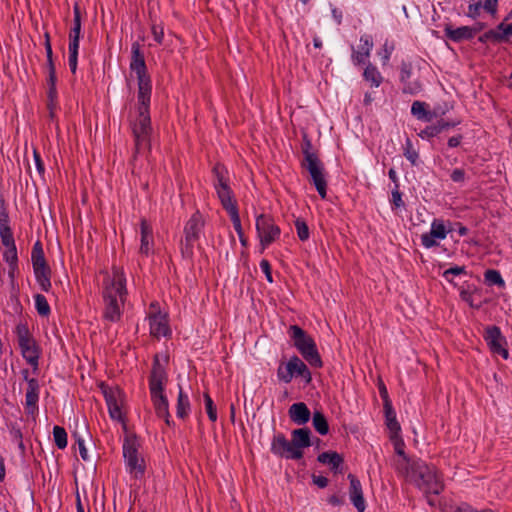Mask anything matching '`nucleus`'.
<instances>
[{
  "instance_id": "obj_32",
  "label": "nucleus",
  "mask_w": 512,
  "mask_h": 512,
  "mask_svg": "<svg viewBox=\"0 0 512 512\" xmlns=\"http://www.w3.org/2000/svg\"><path fill=\"white\" fill-rule=\"evenodd\" d=\"M80 34H81V16H80V9L78 5L74 6V20H73V27L70 29L69 32V45H79L80 40Z\"/></svg>"
},
{
  "instance_id": "obj_52",
  "label": "nucleus",
  "mask_w": 512,
  "mask_h": 512,
  "mask_svg": "<svg viewBox=\"0 0 512 512\" xmlns=\"http://www.w3.org/2000/svg\"><path fill=\"white\" fill-rule=\"evenodd\" d=\"M412 76V67L409 63H402L400 69V82L403 84L410 80Z\"/></svg>"
},
{
  "instance_id": "obj_59",
  "label": "nucleus",
  "mask_w": 512,
  "mask_h": 512,
  "mask_svg": "<svg viewBox=\"0 0 512 512\" xmlns=\"http://www.w3.org/2000/svg\"><path fill=\"white\" fill-rule=\"evenodd\" d=\"M260 268L262 272L265 274L267 281L273 282L270 263L267 260L263 259L260 262Z\"/></svg>"
},
{
  "instance_id": "obj_48",
  "label": "nucleus",
  "mask_w": 512,
  "mask_h": 512,
  "mask_svg": "<svg viewBox=\"0 0 512 512\" xmlns=\"http://www.w3.org/2000/svg\"><path fill=\"white\" fill-rule=\"evenodd\" d=\"M0 238L6 248L16 246L11 228L0 229Z\"/></svg>"
},
{
  "instance_id": "obj_25",
  "label": "nucleus",
  "mask_w": 512,
  "mask_h": 512,
  "mask_svg": "<svg viewBox=\"0 0 512 512\" xmlns=\"http://www.w3.org/2000/svg\"><path fill=\"white\" fill-rule=\"evenodd\" d=\"M411 113L418 120L430 122L436 117H438V113L434 110L431 111L428 109V104L422 101H414L411 106Z\"/></svg>"
},
{
  "instance_id": "obj_30",
  "label": "nucleus",
  "mask_w": 512,
  "mask_h": 512,
  "mask_svg": "<svg viewBox=\"0 0 512 512\" xmlns=\"http://www.w3.org/2000/svg\"><path fill=\"white\" fill-rule=\"evenodd\" d=\"M34 275L41 290L48 292L51 289L50 275L51 271L48 266L33 268Z\"/></svg>"
},
{
  "instance_id": "obj_3",
  "label": "nucleus",
  "mask_w": 512,
  "mask_h": 512,
  "mask_svg": "<svg viewBox=\"0 0 512 512\" xmlns=\"http://www.w3.org/2000/svg\"><path fill=\"white\" fill-rule=\"evenodd\" d=\"M401 476L408 482L415 484L424 492L429 505L434 506L435 502L429 497L430 494L438 495L443 490V483L437 469L427 465L422 460H413L407 473Z\"/></svg>"
},
{
  "instance_id": "obj_49",
  "label": "nucleus",
  "mask_w": 512,
  "mask_h": 512,
  "mask_svg": "<svg viewBox=\"0 0 512 512\" xmlns=\"http://www.w3.org/2000/svg\"><path fill=\"white\" fill-rule=\"evenodd\" d=\"M391 204L392 209H398L404 206V202L402 200V194L399 190V184H396L391 193Z\"/></svg>"
},
{
  "instance_id": "obj_40",
  "label": "nucleus",
  "mask_w": 512,
  "mask_h": 512,
  "mask_svg": "<svg viewBox=\"0 0 512 512\" xmlns=\"http://www.w3.org/2000/svg\"><path fill=\"white\" fill-rule=\"evenodd\" d=\"M35 308L40 316H48L50 314V306L46 297L42 294L34 296Z\"/></svg>"
},
{
  "instance_id": "obj_37",
  "label": "nucleus",
  "mask_w": 512,
  "mask_h": 512,
  "mask_svg": "<svg viewBox=\"0 0 512 512\" xmlns=\"http://www.w3.org/2000/svg\"><path fill=\"white\" fill-rule=\"evenodd\" d=\"M312 424L315 430L321 435H326L329 431L327 420L320 411H315L313 413Z\"/></svg>"
},
{
  "instance_id": "obj_23",
  "label": "nucleus",
  "mask_w": 512,
  "mask_h": 512,
  "mask_svg": "<svg viewBox=\"0 0 512 512\" xmlns=\"http://www.w3.org/2000/svg\"><path fill=\"white\" fill-rule=\"evenodd\" d=\"M140 252L148 255L153 250V231L146 220L141 221L140 225Z\"/></svg>"
},
{
  "instance_id": "obj_57",
  "label": "nucleus",
  "mask_w": 512,
  "mask_h": 512,
  "mask_svg": "<svg viewBox=\"0 0 512 512\" xmlns=\"http://www.w3.org/2000/svg\"><path fill=\"white\" fill-rule=\"evenodd\" d=\"M451 180L455 183H464L466 179V173L461 168H456L451 172Z\"/></svg>"
},
{
  "instance_id": "obj_38",
  "label": "nucleus",
  "mask_w": 512,
  "mask_h": 512,
  "mask_svg": "<svg viewBox=\"0 0 512 512\" xmlns=\"http://www.w3.org/2000/svg\"><path fill=\"white\" fill-rule=\"evenodd\" d=\"M484 279L489 286L496 285L500 288H505V281L498 270H486L484 273Z\"/></svg>"
},
{
  "instance_id": "obj_8",
  "label": "nucleus",
  "mask_w": 512,
  "mask_h": 512,
  "mask_svg": "<svg viewBox=\"0 0 512 512\" xmlns=\"http://www.w3.org/2000/svg\"><path fill=\"white\" fill-rule=\"evenodd\" d=\"M16 334L23 358L33 366L34 369H37L39 350L35 340L30 335L28 327L24 324L17 325Z\"/></svg>"
},
{
  "instance_id": "obj_1",
  "label": "nucleus",
  "mask_w": 512,
  "mask_h": 512,
  "mask_svg": "<svg viewBox=\"0 0 512 512\" xmlns=\"http://www.w3.org/2000/svg\"><path fill=\"white\" fill-rule=\"evenodd\" d=\"M130 69L136 74L138 80V104L135 112L131 115L130 124L135 140V154H141L150 149L152 127L149 105L152 85L147 74L144 54L138 42H134L131 47Z\"/></svg>"
},
{
  "instance_id": "obj_22",
  "label": "nucleus",
  "mask_w": 512,
  "mask_h": 512,
  "mask_svg": "<svg viewBox=\"0 0 512 512\" xmlns=\"http://www.w3.org/2000/svg\"><path fill=\"white\" fill-rule=\"evenodd\" d=\"M39 400V384L34 378L28 380V387L25 395V405L27 412L33 414L37 410Z\"/></svg>"
},
{
  "instance_id": "obj_58",
  "label": "nucleus",
  "mask_w": 512,
  "mask_h": 512,
  "mask_svg": "<svg viewBox=\"0 0 512 512\" xmlns=\"http://www.w3.org/2000/svg\"><path fill=\"white\" fill-rule=\"evenodd\" d=\"M454 512H497V511L492 510V509L477 510V509L473 508L472 506H470L469 504L462 503L455 509Z\"/></svg>"
},
{
  "instance_id": "obj_24",
  "label": "nucleus",
  "mask_w": 512,
  "mask_h": 512,
  "mask_svg": "<svg viewBox=\"0 0 512 512\" xmlns=\"http://www.w3.org/2000/svg\"><path fill=\"white\" fill-rule=\"evenodd\" d=\"M151 399L158 417L163 418L170 425L169 403L164 393L151 394Z\"/></svg>"
},
{
  "instance_id": "obj_47",
  "label": "nucleus",
  "mask_w": 512,
  "mask_h": 512,
  "mask_svg": "<svg viewBox=\"0 0 512 512\" xmlns=\"http://www.w3.org/2000/svg\"><path fill=\"white\" fill-rule=\"evenodd\" d=\"M483 9V4L481 0H472L468 5V11L466 15L472 19H477L481 10Z\"/></svg>"
},
{
  "instance_id": "obj_9",
  "label": "nucleus",
  "mask_w": 512,
  "mask_h": 512,
  "mask_svg": "<svg viewBox=\"0 0 512 512\" xmlns=\"http://www.w3.org/2000/svg\"><path fill=\"white\" fill-rule=\"evenodd\" d=\"M277 376L284 383L291 382L294 376L302 377L307 383L312 379L306 364L297 356L291 357L285 365H280Z\"/></svg>"
},
{
  "instance_id": "obj_60",
  "label": "nucleus",
  "mask_w": 512,
  "mask_h": 512,
  "mask_svg": "<svg viewBox=\"0 0 512 512\" xmlns=\"http://www.w3.org/2000/svg\"><path fill=\"white\" fill-rule=\"evenodd\" d=\"M152 35L154 37V40L161 44L164 38V31L163 28L157 25L152 26Z\"/></svg>"
},
{
  "instance_id": "obj_6",
  "label": "nucleus",
  "mask_w": 512,
  "mask_h": 512,
  "mask_svg": "<svg viewBox=\"0 0 512 512\" xmlns=\"http://www.w3.org/2000/svg\"><path fill=\"white\" fill-rule=\"evenodd\" d=\"M140 444L136 437H126L123 443V457L127 471L135 478H141L145 472V460L139 451Z\"/></svg>"
},
{
  "instance_id": "obj_28",
  "label": "nucleus",
  "mask_w": 512,
  "mask_h": 512,
  "mask_svg": "<svg viewBox=\"0 0 512 512\" xmlns=\"http://www.w3.org/2000/svg\"><path fill=\"white\" fill-rule=\"evenodd\" d=\"M3 259L9 266L8 276L11 282H14L16 272L18 270V256H17V248L9 247L3 252Z\"/></svg>"
},
{
  "instance_id": "obj_64",
  "label": "nucleus",
  "mask_w": 512,
  "mask_h": 512,
  "mask_svg": "<svg viewBox=\"0 0 512 512\" xmlns=\"http://www.w3.org/2000/svg\"><path fill=\"white\" fill-rule=\"evenodd\" d=\"M78 447H79V454H80L81 458L84 461H88L89 455H88V451L85 447L84 440H81V439L78 440Z\"/></svg>"
},
{
  "instance_id": "obj_51",
  "label": "nucleus",
  "mask_w": 512,
  "mask_h": 512,
  "mask_svg": "<svg viewBox=\"0 0 512 512\" xmlns=\"http://www.w3.org/2000/svg\"><path fill=\"white\" fill-rule=\"evenodd\" d=\"M228 214H229V216L231 218V221L233 223L234 229L236 230L238 235L240 237H242V227H241V221H240L238 209L232 210V211L228 212Z\"/></svg>"
},
{
  "instance_id": "obj_29",
  "label": "nucleus",
  "mask_w": 512,
  "mask_h": 512,
  "mask_svg": "<svg viewBox=\"0 0 512 512\" xmlns=\"http://www.w3.org/2000/svg\"><path fill=\"white\" fill-rule=\"evenodd\" d=\"M455 125L456 123H451L442 120L435 125L427 126L418 135L423 139H430L447 130L448 128L454 127Z\"/></svg>"
},
{
  "instance_id": "obj_55",
  "label": "nucleus",
  "mask_w": 512,
  "mask_h": 512,
  "mask_svg": "<svg viewBox=\"0 0 512 512\" xmlns=\"http://www.w3.org/2000/svg\"><path fill=\"white\" fill-rule=\"evenodd\" d=\"M483 10L492 16H496L498 8V0H485L482 2Z\"/></svg>"
},
{
  "instance_id": "obj_11",
  "label": "nucleus",
  "mask_w": 512,
  "mask_h": 512,
  "mask_svg": "<svg viewBox=\"0 0 512 512\" xmlns=\"http://www.w3.org/2000/svg\"><path fill=\"white\" fill-rule=\"evenodd\" d=\"M150 334L156 338L167 337L171 334L167 314L162 312L157 302L150 304L148 311Z\"/></svg>"
},
{
  "instance_id": "obj_5",
  "label": "nucleus",
  "mask_w": 512,
  "mask_h": 512,
  "mask_svg": "<svg viewBox=\"0 0 512 512\" xmlns=\"http://www.w3.org/2000/svg\"><path fill=\"white\" fill-rule=\"evenodd\" d=\"M203 228L204 218L199 211H196L184 226V239L181 242V253L183 257L187 259L193 257L194 248L200 239Z\"/></svg>"
},
{
  "instance_id": "obj_17",
  "label": "nucleus",
  "mask_w": 512,
  "mask_h": 512,
  "mask_svg": "<svg viewBox=\"0 0 512 512\" xmlns=\"http://www.w3.org/2000/svg\"><path fill=\"white\" fill-rule=\"evenodd\" d=\"M373 49V41L370 35L364 34L360 37V44L357 49L352 48L351 59L353 64L361 65L368 62L371 51Z\"/></svg>"
},
{
  "instance_id": "obj_26",
  "label": "nucleus",
  "mask_w": 512,
  "mask_h": 512,
  "mask_svg": "<svg viewBox=\"0 0 512 512\" xmlns=\"http://www.w3.org/2000/svg\"><path fill=\"white\" fill-rule=\"evenodd\" d=\"M445 35L447 38L454 42H461L463 40H470L473 38V30L470 26H462L453 28L450 25L445 27Z\"/></svg>"
},
{
  "instance_id": "obj_41",
  "label": "nucleus",
  "mask_w": 512,
  "mask_h": 512,
  "mask_svg": "<svg viewBox=\"0 0 512 512\" xmlns=\"http://www.w3.org/2000/svg\"><path fill=\"white\" fill-rule=\"evenodd\" d=\"M53 438L56 446L59 449H64L67 447V433L63 427L54 426Z\"/></svg>"
},
{
  "instance_id": "obj_54",
  "label": "nucleus",
  "mask_w": 512,
  "mask_h": 512,
  "mask_svg": "<svg viewBox=\"0 0 512 512\" xmlns=\"http://www.w3.org/2000/svg\"><path fill=\"white\" fill-rule=\"evenodd\" d=\"M11 436H12V439L14 442H16L19 450L21 451V453H24L25 452V445L23 443V436H22V432L20 431V429H15L13 428L11 430Z\"/></svg>"
},
{
  "instance_id": "obj_33",
  "label": "nucleus",
  "mask_w": 512,
  "mask_h": 512,
  "mask_svg": "<svg viewBox=\"0 0 512 512\" xmlns=\"http://www.w3.org/2000/svg\"><path fill=\"white\" fill-rule=\"evenodd\" d=\"M384 410H385V418H386V425L388 429L393 434H398L400 432V424L398 423L396 419V413L394 409L392 408V405L389 400H386L384 403Z\"/></svg>"
},
{
  "instance_id": "obj_39",
  "label": "nucleus",
  "mask_w": 512,
  "mask_h": 512,
  "mask_svg": "<svg viewBox=\"0 0 512 512\" xmlns=\"http://www.w3.org/2000/svg\"><path fill=\"white\" fill-rule=\"evenodd\" d=\"M31 261L33 268L48 266L44 257L42 246L37 242L32 249Z\"/></svg>"
},
{
  "instance_id": "obj_50",
  "label": "nucleus",
  "mask_w": 512,
  "mask_h": 512,
  "mask_svg": "<svg viewBox=\"0 0 512 512\" xmlns=\"http://www.w3.org/2000/svg\"><path fill=\"white\" fill-rule=\"evenodd\" d=\"M297 235L301 241H306L309 238V229L306 223L300 219L295 221Z\"/></svg>"
},
{
  "instance_id": "obj_62",
  "label": "nucleus",
  "mask_w": 512,
  "mask_h": 512,
  "mask_svg": "<svg viewBox=\"0 0 512 512\" xmlns=\"http://www.w3.org/2000/svg\"><path fill=\"white\" fill-rule=\"evenodd\" d=\"M2 228H10L9 215L4 207L0 208V229Z\"/></svg>"
},
{
  "instance_id": "obj_42",
  "label": "nucleus",
  "mask_w": 512,
  "mask_h": 512,
  "mask_svg": "<svg viewBox=\"0 0 512 512\" xmlns=\"http://www.w3.org/2000/svg\"><path fill=\"white\" fill-rule=\"evenodd\" d=\"M404 156L412 165H417L419 154L414 149L413 143L409 138L406 139L404 145Z\"/></svg>"
},
{
  "instance_id": "obj_46",
  "label": "nucleus",
  "mask_w": 512,
  "mask_h": 512,
  "mask_svg": "<svg viewBox=\"0 0 512 512\" xmlns=\"http://www.w3.org/2000/svg\"><path fill=\"white\" fill-rule=\"evenodd\" d=\"M203 397L207 415L212 422H215L217 420V411L214 402L208 393H205Z\"/></svg>"
},
{
  "instance_id": "obj_7",
  "label": "nucleus",
  "mask_w": 512,
  "mask_h": 512,
  "mask_svg": "<svg viewBox=\"0 0 512 512\" xmlns=\"http://www.w3.org/2000/svg\"><path fill=\"white\" fill-rule=\"evenodd\" d=\"M302 166L309 172L312 183L322 199L327 195V181L324 166L315 153L304 150Z\"/></svg>"
},
{
  "instance_id": "obj_16",
  "label": "nucleus",
  "mask_w": 512,
  "mask_h": 512,
  "mask_svg": "<svg viewBox=\"0 0 512 512\" xmlns=\"http://www.w3.org/2000/svg\"><path fill=\"white\" fill-rule=\"evenodd\" d=\"M489 348L493 353L501 355L504 359L508 358V351L503 347L504 338L501 334L500 328L497 326L487 327L484 334Z\"/></svg>"
},
{
  "instance_id": "obj_2",
  "label": "nucleus",
  "mask_w": 512,
  "mask_h": 512,
  "mask_svg": "<svg viewBox=\"0 0 512 512\" xmlns=\"http://www.w3.org/2000/svg\"><path fill=\"white\" fill-rule=\"evenodd\" d=\"M103 318L110 323L120 321L127 297L126 278L119 267H113L106 273L102 287Z\"/></svg>"
},
{
  "instance_id": "obj_20",
  "label": "nucleus",
  "mask_w": 512,
  "mask_h": 512,
  "mask_svg": "<svg viewBox=\"0 0 512 512\" xmlns=\"http://www.w3.org/2000/svg\"><path fill=\"white\" fill-rule=\"evenodd\" d=\"M165 382L166 372L156 359L149 380L150 394L163 393Z\"/></svg>"
},
{
  "instance_id": "obj_10",
  "label": "nucleus",
  "mask_w": 512,
  "mask_h": 512,
  "mask_svg": "<svg viewBox=\"0 0 512 512\" xmlns=\"http://www.w3.org/2000/svg\"><path fill=\"white\" fill-rule=\"evenodd\" d=\"M213 172L216 177L214 186H215L218 198H219L223 208L227 212L237 209L236 202L233 199L232 191L229 188L226 178H225V175H224L225 174L224 167H222L220 165H216L213 168Z\"/></svg>"
},
{
  "instance_id": "obj_63",
  "label": "nucleus",
  "mask_w": 512,
  "mask_h": 512,
  "mask_svg": "<svg viewBox=\"0 0 512 512\" xmlns=\"http://www.w3.org/2000/svg\"><path fill=\"white\" fill-rule=\"evenodd\" d=\"M56 97H57L56 86L49 87L48 88V99H49L48 107L51 112H52V108H53L54 101H55Z\"/></svg>"
},
{
  "instance_id": "obj_18",
  "label": "nucleus",
  "mask_w": 512,
  "mask_h": 512,
  "mask_svg": "<svg viewBox=\"0 0 512 512\" xmlns=\"http://www.w3.org/2000/svg\"><path fill=\"white\" fill-rule=\"evenodd\" d=\"M392 440L395 453L399 456V459L394 461V467L398 474L402 475L403 473L408 472V469H410L413 460H410L405 454V443L398 436V434H394Z\"/></svg>"
},
{
  "instance_id": "obj_35",
  "label": "nucleus",
  "mask_w": 512,
  "mask_h": 512,
  "mask_svg": "<svg viewBox=\"0 0 512 512\" xmlns=\"http://www.w3.org/2000/svg\"><path fill=\"white\" fill-rule=\"evenodd\" d=\"M363 77L367 82H370L372 86L379 87L383 82V77L378 69L372 65L368 64L363 72Z\"/></svg>"
},
{
  "instance_id": "obj_45",
  "label": "nucleus",
  "mask_w": 512,
  "mask_h": 512,
  "mask_svg": "<svg viewBox=\"0 0 512 512\" xmlns=\"http://www.w3.org/2000/svg\"><path fill=\"white\" fill-rule=\"evenodd\" d=\"M78 49H79V45H76V44L68 46V51H69L68 64H69V68L73 74H75V72L77 70Z\"/></svg>"
},
{
  "instance_id": "obj_13",
  "label": "nucleus",
  "mask_w": 512,
  "mask_h": 512,
  "mask_svg": "<svg viewBox=\"0 0 512 512\" xmlns=\"http://www.w3.org/2000/svg\"><path fill=\"white\" fill-rule=\"evenodd\" d=\"M103 394L108 406L110 417L116 421H123L122 407L125 400L123 391L117 386L104 387Z\"/></svg>"
},
{
  "instance_id": "obj_15",
  "label": "nucleus",
  "mask_w": 512,
  "mask_h": 512,
  "mask_svg": "<svg viewBox=\"0 0 512 512\" xmlns=\"http://www.w3.org/2000/svg\"><path fill=\"white\" fill-rule=\"evenodd\" d=\"M451 229H447L442 219H434L430 231L421 235V244L429 249L438 245V241L444 240Z\"/></svg>"
},
{
  "instance_id": "obj_61",
  "label": "nucleus",
  "mask_w": 512,
  "mask_h": 512,
  "mask_svg": "<svg viewBox=\"0 0 512 512\" xmlns=\"http://www.w3.org/2000/svg\"><path fill=\"white\" fill-rule=\"evenodd\" d=\"M392 51L393 46H390L387 42L384 43L382 52L380 53V55H382L383 65L387 64L389 61Z\"/></svg>"
},
{
  "instance_id": "obj_19",
  "label": "nucleus",
  "mask_w": 512,
  "mask_h": 512,
  "mask_svg": "<svg viewBox=\"0 0 512 512\" xmlns=\"http://www.w3.org/2000/svg\"><path fill=\"white\" fill-rule=\"evenodd\" d=\"M348 479L350 481V488H349L350 500L358 512H364L365 508H366V504H365V499L363 496L361 483L353 474H349Z\"/></svg>"
},
{
  "instance_id": "obj_21",
  "label": "nucleus",
  "mask_w": 512,
  "mask_h": 512,
  "mask_svg": "<svg viewBox=\"0 0 512 512\" xmlns=\"http://www.w3.org/2000/svg\"><path fill=\"white\" fill-rule=\"evenodd\" d=\"M288 415L292 422L297 425H303L309 421L311 413L305 403L298 402L290 406Z\"/></svg>"
},
{
  "instance_id": "obj_36",
  "label": "nucleus",
  "mask_w": 512,
  "mask_h": 512,
  "mask_svg": "<svg viewBox=\"0 0 512 512\" xmlns=\"http://www.w3.org/2000/svg\"><path fill=\"white\" fill-rule=\"evenodd\" d=\"M318 461L330 465L332 470L337 471L343 459L336 452H323L318 456Z\"/></svg>"
},
{
  "instance_id": "obj_12",
  "label": "nucleus",
  "mask_w": 512,
  "mask_h": 512,
  "mask_svg": "<svg viewBox=\"0 0 512 512\" xmlns=\"http://www.w3.org/2000/svg\"><path fill=\"white\" fill-rule=\"evenodd\" d=\"M256 230L263 249L277 240L280 236V228L268 215L261 214L257 217Z\"/></svg>"
},
{
  "instance_id": "obj_31",
  "label": "nucleus",
  "mask_w": 512,
  "mask_h": 512,
  "mask_svg": "<svg viewBox=\"0 0 512 512\" xmlns=\"http://www.w3.org/2000/svg\"><path fill=\"white\" fill-rule=\"evenodd\" d=\"M291 441L295 445L296 449L303 451L304 448L311 445L310 442V431L308 429H296L292 432Z\"/></svg>"
},
{
  "instance_id": "obj_53",
  "label": "nucleus",
  "mask_w": 512,
  "mask_h": 512,
  "mask_svg": "<svg viewBox=\"0 0 512 512\" xmlns=\"http://www.w3.org/2000/svg\"><path fill=\"white\" fill-rule=\"evenodd\" d=\"M465 273H466V269L464 266H455V267H451V268L445 270L443 272V277L448 282H452V280L450 279V275H460V274H465Z\"/></svg>"
},
{
  "instance_id": "obj_44",
  "label": "nucleus",
  "mask_w": 512,
  "mask_h": 512,
  "mask_svg": "<svg viewBox=\"0 0 512 512\" xmlns=\"http://www.w3.org/2000/svg\"><path fill=\"white\" fill-rule=\"evenodd\" d=\"M402 91L405 94L416 95L422 91V84L419 80H408L402 84Z\"/></svg>"
},
{
  "instance_id": "obj_27",
  "label": "nucleus",
  "mask_w": 512,
  "mask_h": 512,
  "mask_svg": "<svg viewBox=\"0 0 512 512\" xmlns=\"http://www.w3.org/2000/svg\"><path fill=\"white\" fill-rule=\"evenodd\" d=\"M480 292V289L473 284H464L459 287V295L462 301L466 302L471 308H481V303H476L474 296Z\"/></svg>"
},
{
  "instance_id": "obj_43",
  "label": "nucleus",
  "mask_w": 512,
  "mask_h": 512,
  "mask_svg": "<svg viewBox=\"0 0 512 512\" xmlns=\"http://www.w3.org/2000/svg\"><path fill=\"white\" fill-rule=\"evenodd\" d=\"M482 43H486L488 41L492 42H503V37L501 34V30H498V26L496 29H491L487 32H485L483 35H481L478 39Z\"/></svg>"
},
{
  "instance_id": "obj_56",
  "label": "nucleus",
  "mask_w": 512,
  "mask_h": 512,
  "mask_svg": "<svg viewBox=\"0 0 512 512\" xmlns=\"http://www.w3.org/2000/svg\"><path fill=\"white\" fill-rule=\"evenodd\" d=\"M498 30H501L503 41H506L510 36H512V23H506L504 20L498 25Z\"/></svg>"
},
{
  "instance_id": "obj_34",
  "label": "nucleus",
  "mask_w": 512,
  "mask_h": 512,
  "mask_svg": "<svg viewBox=\"0 0 512 512\" xmlns=\"http://www.w3.org/2000/svg\"><path fill=\"white\" fill-rule=\"evenodd\" d=\"M190 401L187 394L184 393L182 388H179L178 398H177V406H176V414L178 418L184 419L188 416L190 412Z\"/></svg>"
},
{
  "instance_id": "obj_14",
  "label": "nucleus",
  "mask_w": 512,
  "mask_h": 512,
  "mask_svg": "<svg viewBox=\"0 0 512 512\" xmlns=\"http://www.w3.org/2000/svg\"><path fill=\"white\" fill-rule=\"evenodd\" d=\"M271 452L279 457L298 460L303 457V451L296 449L292 441H289L283 434L273 437Z\"/></svg>"
},
{
  "instance_id": "obj_4",
  "label": "nucleus",
  "mask_w": 512,
  "mask_h": 512,
  "mask_svg": "<svg viewBox=\"0 0 512 512\" xmlns=\"http://www.w3.org/2000/svg\"><path fill=\"white\" fill-rule=\"evenodd\" d=\"M290 336L294 346L303 356V358L313 367L320 368L322 360L318 353L315 341L299 326H290Z\"/></svg>"
}]
</instances>
